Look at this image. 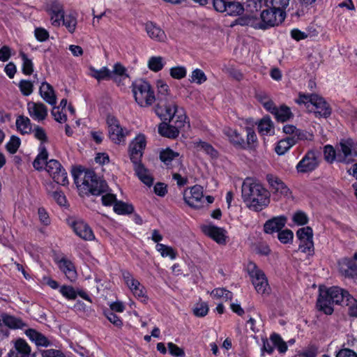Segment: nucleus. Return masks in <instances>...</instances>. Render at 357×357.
Wrapping results in <instances>:
<instances>
[{
  "mask_svg": "<svg viewBox=\"0 0 357 357\" xmlns=\"http://www.w3.org/2000/svg\"><path fill=\"white\" fill-rule=\"evenodd\" d=\"M333 304L346 305L349 316L357 318V299L353 298L347 291L338 287L319 288L317 303L319 310L326 314H331L334 311Z\"/></svg>",
  "mask_w": 357,
  "mask_h": 357,
  "instance_id": "1",
  "label": "nucleus"
},
{
  "mask_svg": "<svg viewBox=\"0 0 357 357\" xmlns=\"http://www.w3.org/2000/svg\"><path fill=\"white\" fill-rule=\"evenodd\" d=\"M242 199L247 207L259 212L270 204V192L261 183L251 178H246L242 184Z\"/></svg>",
  "mask_w": 357,
  "mask_h": 357,
  "instance_id": "2",
  "label": "nucleus"
},
{
  "mask_svg": "<svg viewBox=\"0 0 357 357\" xmlns=\"http://www.w3.org/2000/svg\"><path fill=\"white\" fill-rule=\"evenodd\" d=\"M39 153L33 162V167L40 170L45 165V169L53 181L61 185H67L69 183L68 174L62 165L56 160H47L48 153L45 146H39Z\"/></svg>",
  "mask_w": 357,
  "mask_h": 357,
  "instance_id": "3",
  "label": "nucleus"
},
{
  "mask_svg": "<svg viewBox=\"0 0 357 357\" xmlns=\"http://www.w3.org/2000/svg\"><path fill=\"white\" fill-rule=\"evenodd\" d=\"M73 176L75 184L83 194L98 196L107 191V183L93 170H81L77 173H73Z\"/></svg>",
  "mask_w": 357,
  "mask_h": 357,
  "instance_id": "4",
  "label": "nucleus"
},
{
  "mask_svg": "<svg viewBox=\"0 0 357 357\" xmlns=\"http://www.w3.org/2000/svg\"><path fill=\"white\" fill-rule=\"evenodd\" d=\"M286 17V13L268 8L264 10L259 17L255 15H248L238 20V24L241 26H249L255 29L266 30L281 24Z\"/></svg>",
  "mask_w": 357,
  "mask_h": 357,
  "instance_id": "5",
  "label": "nucleus"
},
{
  "mask_svg": "<svg viewBox=\"0 0 357 357\" xmlns=\"http://www.w3.org/2000/svg\"><path fill=\"white\" fill-rule=\"evenodd\" d=\"M158 96H164V100L160 98V102L155 108V112L162 120L171 121L178 112V106L174 98L169 93L168 84L162 79L156 81Z\"/></svg>",
  "mask_w": 357,
  "mask_h": 357,
  "instance_id": "6",
  "label": "nucleus"
},
{
  "mask_svg": "<svg viewBox=\"0 0 357 357\" xmlns=\"http://www.w3.org/2000/svg\"><path fill=\"white\" fill-rule=\"evenodd\" d=\"M132 91L137 103L140 107H149L155 100L153 89L149 82L139 79L132 83Z\"/></svg>",
  "mask_w": 357,
  "mask_h": 357,
  "instance_id": "7",
  "label": "nucleus"
},
{
  "mask_svg": "<svg viewBox=\"0 0 357 357\" xmlns=\"http://www.w3.org/2000/svg\"><path fill=\"white\" fill-rule=\"evenodd\" d=\"M337 162L350 164L357 158V141L351 137L343 138L336 144Z\"/></svg>",
  "mask_w": 357,
  "mask_h": 357,
  "instance_id": "8",
  "label": "nucleus"
},
{
  "mask_svg": "<svg viewBox=\"0 0 357 357\" xmlns=\"http://www.w3.org/2000/svg\"><path fill=\"white\" fill-rule=\"evenodd\" d=\"M247 270L256 291L261 295H269L271 287L263 271L253 262L248 264Z\"/></svg>",
  "mask_w": 357,
  "mask_h": 357,
  "instance_id": "9",
  "label": "nucleus"
},
{
  "mask_svg": "<svg viewBox=\"0 0 357 357\" xmlns=\"http://www.w3.org/2000/svg\"><path fill=\"white\" fill-rule=\"evenodd\" d=\"M107 124L110 139L115 144L124 143L126 137L130 135V130L123 128L119 120L114 116L109 115L107 117Z\"/></svg>",
  "mask_w": 357,
  "mask_h": 357,
  "instance_id": "10",
  "label": "nucleus"
},
{
  "mask_svg": "<svg viewBox=\"0 0 357 357\" xmlns=\"http://www.w3.org/2000/svg\"><path fill=\"white\" fill-rule=\"evenodd\" d=\"M299 240L298 250L307 255L314 254L313 232L310 227L299 229L296 232Z\"/></svg>",
  "mask_w": 357,
  "mask_h": 357,
  "instance_id": "11",
  "label": "nucleus"
},
{
  "mask_svg": "<svg viewBox=\"0 0 357 357\" xmlns=\"http://www.w3.org/2000/svg\"><path fill=\"white\" fill-rule=\"evenodd\" d=\"M123 280L133 295L142 302H146L148 300L146 296V290L145 287L135 279L134 276L127 271L122 273Z\"/></svg>",
  "mask_w": 357,
  "mask_h": 357,
  "instance_id": "12",
  "label": "nucleus"
},
{
  "mask_svg": "<svg viewBox=\"0 0 357 357\" xmlns=\"http://www.w3.org/2000/svg\"><path fill=\"white\" fill-rule=\"evenodd\" d=\"M183 199L185 202L190 207L201 208L205 202L203 188L201 185H195L186 189L183 192Z\"/></svg>",
  "mask_w": 357,
  "mask_h": 357,
  "instance_id": "13",
  "label": "nucleus"
},
{
  "mask_svg": "<svg viewBox=\"0 0 357 357\" xmlns=\"http://www.w3.org/2000/svg\"><path fill=\"white\" fill-rule=\"evenodd\" d=\"M67 222L74 232L83 240L93 241L95 239V235L91 228L82 220L70 218Z\"/></svg>",
  "mask_w": 357,
  "mask_h": 357,
  "instance_id": "14",
  "label": "nucleus"
},
{
  "mask_svg": "<svg viewBox=\"0 0 357 357\" xmlns=\"http://www.w3.org/2000/svg\"><path fill=\"white\" fill-rule=\"evenodd\" d=\"M146 145V137L142 134L137 135L129 145L130 158L133 164L141 163L144 150Z\"/></svg>",
  "mask_w": 357,
  "mask_h": 357,
  "instance_id": "15",
  "label": "nucleus"
},
{
  "mask_svg": "<svg viewBox=\"0 0 357 357\" xmlns=\"http://www.w3.org/2000/svg\"><path fill=\"white\" fill-rule=\"evenodd\" d=\"M310 111L313 112L316 117H328L331 114V108L325 99L317 94H312L310 99Z\"/></svg>",
  "mask_w": 357,
  "mask_h": 357,
  "instance_id": "16",
  "label": "nucleus"
},
{
  "mask_svg": "<svg viewBox=\"0 0 357 357\" xmlns=\"http://www.w3.org/2000/svg\"><path fill=\"white\" fill-rule=\"evenodd\" d=\"M319 166L318 155L314 151H308L296 166L298 173L314 171Z\"/></svg>",
  "mask_w": 357,
  "mask_h": 357,
  "instance_id": "17",
  "label": "nucleus"
},
{
  "mask_svg": "<svg viewBox=\"0 0 357 357\" xmlns=\"http://www.w3.org/2000/svg\"><path fill=\"white\" fill-rule=\"evenodd\" d=\"M27 110L29 116L38 122L45 120L48 114L47 107L42 102L29 101L27 103Z\"/></svg>",
  "mask_w": 357,
  "mask_h": 357,
  "instance_id": "18",
  "label": "nucleus"
},
{
  "mask_svg": "<svg viewBox=\"0 0 357 357\" xmlns=\"http://www.w3.org/2000/svg\"><path fill=\"white\" fill-rule=\"evenodd\" d=\"M266 180L273 193H277L284 197H287L291 195L289 188L278 176L273 174H268Z\"/></svg>",
  "mask_w": 357,
  "mask_h": 357,
  "instance_id": "19",
  "label": "nucleus"
},
{
  "mask_svg": "<svg viewBox=\"0 0 357 357\" xmlns=\"http://www.w3.org/2000/svg\"><path fill=\"white\" fill-rule=\"evenodd\" d=\"M338 266L342 275L349 278H357V264L352 259H342L339 261Z\"/></svg>",
  "mask_w": 357,
  "mask_h": 357,
  "instance_id": "20",
  "label": "nucleus"
},
{
  "mask_svg": "<svg viewBox=\"0 0 357 357\" xmlns=\"http://www.w3.org/2000/svg\"><path fill=\"white\" fill-rule=\"evenodd\" d=\"M8 357H33L31 353V348L27 342L18 339L15 342L14 347L10 350Z\"/></svg>",
  "mask_w": 357,
  "mask_h": 357,
  "instance_id": "21",
  "label": "nucleus"
},
{
  "mask_svg": "<svg viewBox=\"0 0 357 357\" xmlns=\"http://www.w3.org/2000/svg\"><path fill=\"white\" fill-rule=\"evenodd\" d=\"M203 232L211 237L219 244H225L226 242V231L222 228L215 225H204L202 227Z\"/></svg>",
  "mask_w": 357,
  "mask_h": 357,
  "instance_id": "22",
  "label": "nucleus"
},
{
  "mask_svg": "<svg viewBox=\"0 0 357 357\" xmlns=\"http://www.w3.org/2000/svg\"><path fill=\"white\" fill-rule=\"evenodd\" d=\"M287 218L284 215L274 217L267 220L264 225V231L266 234L279 232L286 225Z\"/></svg>",
  "mask_w": 357,
  "mask_h": 357,
  "instance_id": "23",
  "label": "nucleus"
},
{
  "mask_svg": "<svg viewBox=\"0 0 357 357\" xmlns=\"http://www.w3.org/2000/svg\"><path fill=\"white\" fill-rule=\"evenodd\" d=\"M145 31L149 37L155 41L165 42L167 39L165 31L152 22H148L145 24Z\"/></svg>",
  "mask_w": 357,
  "mask_h": 357,
  "instance_id": "24",
  "label": "nucleus"
},
{
  "mask_svg": "<svg viewBox=\"0 0 357 357\" xmlns=\"http://www.w3.org/2000/svg\"><path fill=\"white\" fill-rule=\"evenodd\" d=\"M59 269L65 274L70 281H75L77 277V271L73 263L66 258H61L57 262Z\"/></svg>",
  "mask_w": 357,
  "mask_h": 357,
  "instance_id": "25",
  "label": "nucleus"
},
{
  "mask_svg": "<svg viewBox=\"0 0 357 357\" xmlns=\"http://www.w3.org/2000/svg\"><path fill=\"white\" fill-rule=\"evenodd\" d=\"M128 78L127 69L120 63L114 65L112 70H110L109 79H112L118 85L122 84V82Z\"/></svg>",
  "mask_w": 357,
  "mask_h": 357,
  "instance_id": "26",
  "label": "nucleus"
},
{
  "mask_svg": "<svg viewBox=\"0 0 357 357\" xmlns=\"http://www.w3.org/2000/svg\"><path fill=\"white\" fill-rule=\"evenodd\" d=\"M39 93L43 100L50 105H55L56 97L52 86L47 82L42 83L39 89Z\"/></svg>",
  "mask_w": 357,
  "mask_h": 357,
  "instance_id": "27",
  "label": "nucleus"
},
{
  "mask_svg": "<svg viewBox=\"0 0 357 357\" xmlns=\"http://www.w3.org/2000/svg\"><path fill=\"white\" fill-rule=\"evenodd\" d=\"M223 132L234 146L245 149V142L243 137L236 130H233L231 128H225L223 130Z\"/></svg>",
  "mask_w": 357,
  "mask_h": 357,
  "instance_id": "28",
  "label": "nucleus"
},
{
  "mask_svg": "<svg viewBox=\"0 0 357 357\" xmlns=\"http://www.w3.org/2000/svg\"><path fill=\"white\" fill-rule=\"evenodd\" d=\"M25 334L37 346L48 347L50 344V342L48 339L44 335L38 332L35 329H27Z\"/></svg>",
  "mask_w": 357,
  "mask_h": 357,
  "instance_id": "29",
  "label": "nucleus"
},
{
  "mask_svg": "<svg viewBox=\"0 0 357 357\" xmlns=\"http://www.w3.org/2000/svg\"><path fill=\"white\" fill-rule=\"evenodd\" d=\"M258 131L261 135H273L274 124L268 116H264L258 123Z\"/></svg>",
  "mask_w": 357,
  "mask_h": 357,
  "instance_id": "30",
  "label": "nucleus"
},
{
  "mask_svg": "<svg viewBox=\"0 0 357 357\" xmlns=\"http://www.w3.org/2000/svg\"><path fill=\"white\" fill-rule=\"evenodd\" d=\"M3 324L11 329H22L26 324L20 319L3 313L1 314Z\"/></svg>",
  "mask_w": 357,
  "mask_h": 357,
  "instance_id": "31",
  "label": "nucleus"
},
{
  "mask_svg": "<svg viewBox=\"0 0 357 357\" xmlns=\"http://www.w3.org/2000/svg\"><path fill=\"white\" fill-rule=\"evenodd\" d=\"M135 171L138 178L147 186H151L153 184V179L149 173V170L146 169L142 163L137 162L134 164Z\"/></svg>",
  "mask_w": 357,
  "mask_h": 357,
  "instance_id": "32",
  "label": "nucleus"
},
{
  "mask_svg": "<svg viewBox=\"0 0 357 357\" xmlns=\"http://www.w3.org/2000/svg\"><path fill=\"white\" fill-rule=\"evenodd\" d=\"M296 144V139L295 136H289L278 142L275 151L278 155H283Z\"/></svg>",
  "mask_w": 357,
  "mask_h": 357,
  "instance_id": "33",
  "label": "nucleus"
},
{
  "mask_svg": "<svg viewBox=\"0 0 357 357\" xmlns=\"http://www.w3.org/2000/svg\"><path fill=\"white\" fill-rule=\"evenodd\" d=\"M15 125L17 131L22 135L29 134L32 131L31 120L24 115H20L17 117Z\"/></svg>",
  "mask_w": 357,
  "mask_h": 357,
  "instance_id": "34",
  "label": "nucleus"
},
{
  "mask_svg": "<svg viewBox=\"0 0 357 357\" xmlns=\"http://www.w3.org/2000/svg\"><path fill=\"white\" fill-rule=\"evenodd\" d=\"M273 116L278 122H286L294 117L291 109L287 105H282L278 107Z\"/></svg>",
  "mask_w": 357,
  "mask_h": 357,
  "instance_id": "35",
  "label": "nucleus"
},
{
  "mask_svg": "<svg viewBox=\"0 0 357 357\" xmlns=\"http://www.w3.org/2000/svg\"><path fill=\"white\" fill-rule=\"evenodd\" d=\"M179 153L169 148L163 149L160 153V160L167 166L172 165L174 160H178Z\"/></svg>",
  "mask_w": 357,
  "mask_h": 357,
  "instance_id": "36",
  "label": "nucleus"
},
{
  "mask_svg": "<svg viewBox=\"0 0 357 357\" xmlns=\"http://www.w3.org/2000/svg\"><path fill=\"white\" fill-rule=\"evenodd\" d=\"M62 24L69 33H73L75 31L77 24V13L70 12L65 15L62 20Z\"/></svg>",
  "mask_w": 357,
  "mask_h": 357,
  "instance_id": "37",
  "label": "nucleus"
},
{
  "mask_svg": "<svg viewBox=\"0 0 357 357\" xmlns=\"http://www.w3.org/2000/svg\"><path fill=\"white\" fill-rule=\"evenodd\" d=\"M158 132L162 136L172 139L176 138L179 134V131L176 127L168 125L165 123L160 124L158 127Z\"/></svg>",
  "mask_w": 357,
  "mask_h": 357,
  "instance_id": "38",
  "label": "nucleus"
},
{
  "mask_svg": "<svg viewBox=\"0 0 357 357\" xmlns=\"http://www.w3.org/2000/svg\"><path fill=\"white\" fill-rule=\"evenodd\" d=\"M166 61L165 58L160 56H151L148 61V68L153 72H159L165 66Z\"/></svg>",
  "mask_w": 357,
  "mask_h": 357,
  "instance_id": "39",
  "label": "nucleus"
},
{
  "mask_svg": "<svg viewBox=\"0 0 357 357\" xmlns=\"http://www.w3.org/2000/svg\"><path fill=\"white\" fill-rule=\"evenodd\" d=\"M290 0H265V6L277 11L286 13V9L289 5Z\"/></svg>",
  "mask_w": 357,
  "mask_h": 357,
  "instance_id": "40",
  "label": "nucleus"
},
{
  "mask_svg": "<svg viewBox=\"0 0 357 357\" xmlns=\"http://www.w3.org/2000/svg\"><path fill=\"white\" fill-rule=\"evenodd\" d=\"M155 250L160 254L162 257H169L172 260H174L176 258L177 252L171 246L162 243H157L155 245Z\"/></svg>",
  "mask_w": 357,
  "mask_h": 357,
  "instance_id": "41",
  "label": "nucleus"
},
{
  "mask_svg": "<svg viewBox=\"0 0 357 357\" xmlns=\"http://www.w3.org/2000/svg\"><path fill=\"white\" fill-rule=\"evenodd\" d=\"M114 211L119 215H128L134 211V207L130 204L117 201L114 205Z\"/></svg>",
  "mask_w": 357,
  "mask_h": 357,
  "instance_id": "42",
  "label": "nucleus"
},
{
  "mask_svg": "<svg viewBox=\"0 0 357 357\" xmlns=\"http://www.w3.org/2000/svg\"><path fill=\"white\" fill-rule=\"evenodd\" d=\"M270 340L280 354H284L287 351V342L282 340L279 334L273 333L271 335Z\"/></svg>",
  "mask_w": 357,
  "mask_h": 357,
  "instance_id": "43",
  "label": "nucleus"
},
{
  "mask_svg": "<svg viewBox=\"0 0 357 357\" xmlns=\"http://www.w3.org/2000/svg\"><path fill=\"white\" fill-rule=\"evenodd\" d=\"M324 156L326 161L329 163L337 162V150L336 146L333 147L332 145H326L324 147Z\"/></svg>",
  "mask_w": 357,
  "mask_h": 357,
  "instance_id": "44",
  "label": "nucleus"
},
{
  "mask_svg": "<svg viewBox=\"0 0 357 357\" xmlns=\"http://www.w3.org/2000/svg\"><path fill=\"white\" fill-rule=\"evenodd\" d=\"M90 71L91 75L98 81L109 79L110 70L107 67H102L100 70L91 67Z\"/></svg>",
  "mask_w": 357,
  "mask_h": 357,
  "instance_id": "45",
  "label": "nucleus"
},
{
  "mask_svg": "<svg viewBox=\"0 0 357 357\" xmlns=\"http://www.w3.org/2000/svg\"><path fill=\"white\" fill-rule=\"evenodd\" d=\"M243 4L245 10L252 13L261 8L263 4L265 5V0H245Z\"/></svg>",
  "mask_w": 357,
  "mask_h": 357,
  "instance_id": "46",
  "label": "nucleus"
},
{
  "mask_svg": "<svg viewBox=\"0 0 357 357\" xmlns=\"http://www.w3.org/2000/svg\"><path fill=\"white\" fill-rule=\"evenodd\" d=\"M245 8L238 2L228 1L227 8L225 12L229 15H241Z\"/></svg>",
  "mask_w": 357,
  "mask_h": 357,
  "instance_id": "47",
  "label": "nucleus"
},
{
  "mask_svg": "<svg viewBox=\"0 0 357 357\" xmlns=\"http://www.w3.org/2000/svg\"><path fill=\"white\" fill-rule=\"evenodd\" d=\"M206 79L207 77L204 71L201 69L196 68L192 72L189 81L192 83L202 84L205 82Z\"/></svg>",
  "mask_w": 357,
  "mask_h": 357,
  "instance_id": "48",
  "label": "nucleus"
},
{
  "mask_svg": "<svg viewBox=\"0 0 357 357\" xmlns=\"http://www.w3.org/2000/svg\"><path fill=\"white\" fill-rule=\"evenodd\" d=\"M46 9L49 13L64 11L63 6L59 0H47L46 2Z\"/></svg>",
  "mask_w": 357,
  "mask_h": 357,
  "instance_id": "49",
  "label": "nucleus"
},
{
  "mask_svg": "<svg viewBox=\"0 0 357 357\" xmlns=\"http://www.w3.org/2000/svg\"><path fill=\"white\" fill-rule=\"evenodd\" d=\"M211 295L215 298H222L225 301L231 300L232 298V293L224 288H216L213 289Z\"/></svg>",
  "mask_w": 357,
  "mask_h": 357,
  "instance_id": "50",
  "label": "nucleus"
},
{
  "mask_svg": "<svg viewBox=\"0 0 357 357\" xmlns=\"http://www.w3.org/2000/svg\"><path fill=\"white\" fill-rule=\"evenodd\" d=\"M20 56L22 59V72L24 74L29 75L33 71V63L31 59H29L26 54L24 52H20Z\"/></svg>",
  "mask_w": 357,
  "mask_h": 357,
  "instance_id": "51",
  "label": "nucleus"
},
{
  "mask_svg": "<svg viewBox=\"0 0 357 357\" xmlns=\"http://www.w3.org/2000/svg\"><path fill=\"white\" fill-rule=\"evenodd\" d=\"M171 77L176 79H181L186 76L187 70L185 67L178 66L172 67L169 70Z\"/></svg>",
  "mask_w": 357,
  "mask_h": 357,
  "instance_id": "52",
  "label": "nucleus"
},
{
  "mask_svg": "<svg viewBox=\"0 0 357 357\" xmlns=\"http://www.w3.org/2000/svg\"><path fill=\"white\" fill-rule=\"evenodd\" d=\"M59 292L68 300H75L77 298V292L72 286L63 285L60 287Z\"/></svg>",
  "mask_w": 357,
  "mask_h": 357,
  "instance_id": "53",
  "label": "nucleus"
},
{
  "mask_svg": "<svg viewBox=\"0 0 357 357\" xmlns=\"http://www.w3.org/2000/svg\"><path fill=\"white\" fill-rule=\"evenodd\" d=\"M197 148L205 152L206 154L210 155L211 158L218 157L217 151L208 143L205 142H199L197 145Z\"/></svg>",
  "mask_w": 357,
  "mask_h": 357,
  "instance_id": "54",
  "label": "nucleus"
},
{
  "mask_svg": "<svg viewBox=\"0 0 357 357\" xmlns=\"http://www.w3.org/2000/svg\"><path fill=\"white\" fill-rule=\"evenodd\" d=\"M208 312V304L205 302L198 303L195 305L193 309L194 314L196 317H205Z\"/></svg>",
  "mask_w": 357,
  "mask_h": 357,
  "instance_id": "55",
  "label": "nucleus"
},
{
  "mask_svg": "<svg viewBox=\"0 0 357 357\" xmlns=\"http://www.w3.org/2000/svg\"><path fill=\"white\" fill-rule=\"evenodd\" d=\"M246 133L247 141L245 146L247 145L248 147H255L257 144V137L255 132L252 128L247 127Z\"/></svg>",
  "mask_w": 357,
  "mask_h": 357,
  "instance_id": "56",
  "label": "nucleus"
},
{
  "mask_svg": "<svg viewBox=\"0 0 357 357\" xmlns=\"http://www.w3.org/2000/svg\"><path fill=\"white\" fill-rule=\"evenodd\" d=\"M278 240L282 243H284V244L288 243L292 241L293 238H294V234L291 230L288 229H284V230H280L278 232Z\"/></svg>",
  "mask_w": 357,
  "mask_h": 357,
  "instance_id": "57",
  "label": "nucleus"
},
{
  "mask_svg": "<svg viewBox=\"0 0 357 357\" xmlns=\"http://www.w3.org/2000/svg\"><path fill=\"white\" fill-rule=\"evenodd\" d=\"M33 84L31 82L22 79L19 83V88L24 96H29L33 92Z\"/></svg>",
  "mask_w": 357,
  "mask_h": 357,
  "instance_id": "58",
  "label": "nucleus"
},
{
  "mask_svg": "<svg viewBox=\"0 0 357 357\" xmlns=\"http://www.w3.org/2000/svg\"><path fill=\"white\" fill-rule=\"evenodd\" d=\"M294 223L298 225H304L308 222V217L307 214L303 211L296 212L292 217Z\"/></svg>",
  "mask_w": 357,
  "mask_h": 357,
  "instance_id": "59",
  "label": "nucleus"
},
{
  "mask_svg": "<svg viewBox=\"0 0 357 357\" xmlns=\"http://www.w3.org/2000/svg\"><path fill=\"white\" fill-rule=\"evenodd\" d=\"M20 145V139L19 137L12 136L9 142L6 144V149L10 153H15L17 151Z\"/></svg>",
  "mask_w": 357,
  "mask_h": 357,
  "instance_id": "60",
  "label": "nucleus"
},
{
  "mask_svg": "<svg viewBox=\"0 0 357 357\" xmlns=\"http://www.w3.org/2000/svg\"><path fill=\"white\" fill-rule=\"evenodd\" d=\"M104 314L107 317V319L114 326L117 327H121L123 325L122 320L120 319V317H118L111 310H105Z\"/></svg>",
  "mask_w": 357,
  "mask_h": 357,
  "instance_id": "61",
  "label": "nucleus"
},
{
  "mask_svg": "<svg viewBox=\"0 0 357 357\" xmlns=\"http://www.w3.org/2000/svg\"><path fill=\"white\" fill-rule=\"evenodd\" d=\"M33 133L35 138H36L37 139H38L41 142L40 146L41 144L45 146L44 142H47V140L45 130L40 126H36L34 128V129L33 130Z\"/></svg>",
  "mask_w": 357,
  "mask_h": 357,
  "instance_id": "62",
  "label": "nucleus"
},
{
  "mask_svg": "<svg viewBox=\"0 0 357 357\" xmlns=\"http://www.w3.org/2000/svg\"><path fill=\"white\" fill-rule=\"evenodd\" d=\"M52 114L54 118V120L59 123H64L67 120V116L63 110H60L59 107H54L52 110Z\"/></svg>",
  "mask_w": 357,
  "mask_h": 357,
  "instance_id": "63",
  "label": "nucleus"
},
{
  "mask_svg": "<svg viewBox=\"0 0 357 357\" xmlns=\"http://www.w3.org/2000/svg\"><path fill=\"white\" fill-rule=\"evenodd\" d=\"M34 36L40 42L46 41L49 38V32L44 28L38 27L34 30Z\"/></svg>",
  "mask_w": 357,
  "mask_h": 357,
  "instance_id": "64",
  "label": "nucleus"
}]
</instances>
